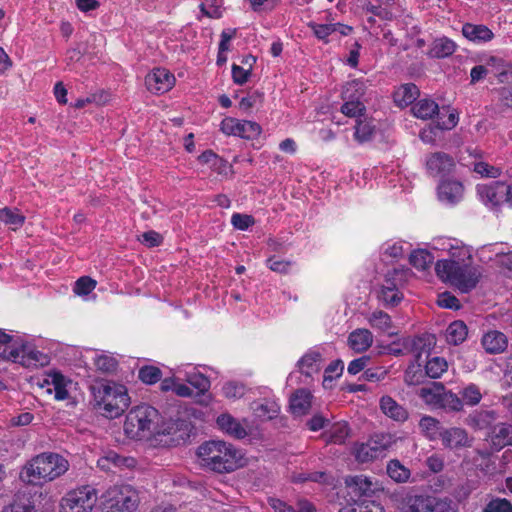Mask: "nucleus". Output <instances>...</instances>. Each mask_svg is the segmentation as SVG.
<instances>
[{
  "label": "nucleus",
  "instance_id": "1",
  "mask_svg": "<svg viewBox=\"0 0 512 512\" xmlns=\"http://www.w3.org/2000/svg\"><path fill=\"white\" fill-rule=\"evenodd\" d=\"M432 249L446 251L449 259L439 260L435 270L437 276L462 292L476 287L481 271L472 265V252L462 241L455 238L440 237L432 242Z\"/></svg>",
  "mask_w": 512,
  "mask_h": 512
},
{
  "label": "nucleus",
  "instance_id": "2",
  "mask_svg": "<svg viewBox=\"0 0 512 512\" xmlns=\"http://www.w3.org/2000/svg\"><path fill=\"white\" fill-rule=\"evenodd\" d=\"M70 468L67 458L56 452H42L23 466L20 479L31 486L42 487L62 477Z\"/></svg>",
  "mask_w": 512,
  "mask_h": 512
},
{
  "label": "nucleus",
  "instance_id": "3",
  "mask_svg": "<svg viewBox=\"0 0 512 512\" xmlns=\"http://www.w3.org/2000/svg\"><path fill=\"white\" fill-rule=\"evenodd\" d=\"M159 412L152 406L139 405L126 416L124 432L131 439H144L151 436L169 435L174 431L175 424L161 422Z\"/></svg>",
  "mask_w": 512,
  "mask_h": 512
},
{
  "label": "nucleus",
  "instance_id": "4",
  "mask_svg": "<svg viewBox=\"0 0 512 512\" xmlns=\"http://www.w3.org/2000/svg\"><path fill=\"white\" fill-rule=\"evenodd\" d=\"M199 464L211 471L229 473L243 465V455L232 444L208 441L198 447Z\"/></svg>",
  "mask_w": 512,
  "mask_h": 512
},
{
  "label": "nucleus",
  "instance_id": "5",
  "mask_svg": "<svg viewBox=\"0 0 512 512\" xmlns=\"http://www.w3.org/2000/svg\"><path fill=\"white\" fill-rule=\"evenodd\" d=\"M97 409L107 418H117L130 405L127 388L119 383L106 381L93 387Z\"/></svg>",
  "mask_w": 512,
  "mask_h": 512
},
{
  "label": "nucleus",
  "instance_id": "6",
  "mask_svg": "<svg viewBox=\"0 0 512 512\" xmlns=\"http://www.w3.org/2000/svg\"><path fill=\"white\" fill-rule=\"evenodd\" d=\"M139 503V494L130 485L109 487L100 497L103 512H135Z\"/></svg>",
  "mask_w": 512,
  "mask_h": 512
},
{
  "label": "nucleus",
  "instance_id": "7",
  "mask_svg": "<svg viewBox=\"0 0 512 512\" xmlns=\"http://www.w3.org/2000/svg\"><path fill=\"white\" fill-rule=\"evenodd\" d=\"M401 512H453L452 501L447 497L427 494H405L399 503Z\"/></svg>",
  "mask_w": 512,
  "mask_h": 512
},
{
  "label": "nucleus",
  "instance_id": "8",
  "mask_svg": "<svg viewBox=\"0 0 512 512\" xmlns=\"http://www.w3.org/2000/svg\"><path fill=\"white\" fill-rule=\"evenodd\" d=\"M96 502V489L89 485L80 486L61 498L59 512H92Z\"/></svg>",
  "mask_w": 512,
  "mask_h": 512
},
{
  "label": "nucleus",
  "instance_id": "9",
  "mask_svg": "<svg viewBox=\"0 0 512 512\" xmlns=\"http://www.w3.org/2000/svg\"><path fill=\"white\" fill-rule=\"evenodd\" d=\"M396 442L389 433L374 434L367 442L355 446L354 454L357 461L365 463L382 457Z\"/></svg>",
  "mask_w": 512,
  "mask_h": 512
},
{
  "label": "nucleus",
  "instance_id": "10",
  "mask_svg": "<svg viewBox=\"0 0 512 512\" xmlns=\"http://www.w3.org/2000/svg\"><path fill=\"white\" fill-rule=\"evenodd\" d=\"M38 385L47 394H54L58 401L68 399L75 386L70 378L55 370L45 373Z\"/></svg>",
  "mask_w": 512,
  "mask_h": 512
},
{
  "label": "nucleus",
  "instance_id": "11",
  "mask_svg": "<svg viewBox=\"0 0 512 512\" xmlns=\"http://www.w3.org/2000/svg\"><path fill=\"white\" fill-rule=\"evenodd\" d=\"M220 130L228 136H237L245 139H256L261 134V126L253 121L239 120L225 117L220 124Z\"/></svg>",
  "mask_w": 512,
  "mask_h": 512
},
{
  "label": "nucleus",
  "instance_id": "12",
  "mask_svg": "<svg viewBox=\"0 0 512 512\" xmlns=\"http://www.w3.org/2000/svg\"><path fill=\"white\" fill-rule=\"evenodd\" d=\"M476 190L480 201L490 208L497 207L505 202V195L508 192L507 184L504 182L478 184Z\"/></svg>",
  "mask_w": 512,
  "mask_h": 512
},
{
  "label": "nucleus",
  "instance_id": "13",
  "mask_svg": "<svg viewBox=\"0 0 512 512\" xmlns=\"http://www.w3.org/2000/svg\"><path fill=\"white\" fill-rule=\"evenodd\" d=\"M175 76L165 68H155L147 74L145 85L155 94H163L170 91L175 85Z\"/></svg>",
  "mask_w": 512,
  "mask_h": 512
},
{
  "label": "nucleus",
  "instance_id": "14",
  "mask_svg": "<svg viewBox=\"0 0 512 512\" xmlns=\"http://www.w3.org/2000/svg\"><path fill=\"white\" fill-rule=\"evenodd\" d=\"M439 439L443 447L449 450L469 448L473 443V438L469 436L465 429L460 427L443 428Z\"/></svg>",
  "mask_w": 512,
  "mask_h": 512
},
{
  "label": "nucleus",
  "instance_id": "15",
  "mask_svg": "<svg viewBox=\"0 0 512 512\" xmlns=\"http://www.w3.org/2000/svg\"><path fill=\"white\" fill-rule=\"evenodd\" d=\"M454 160L448 154L435 152L426 159V169L432 176H445L454 168Z\"/></svg>",
  "mask_w": 512,
  "mask_h": 512
},
{
  "label": "nucleus",
  "instance_id": "16",
  "mask_svg": "<svg viewBox=\"0 0 512 512\" xmlns=\"http://www.w3.org/2000/svg\"><path fill=\"white\" fill-rule=\"evenodd\" d=\"M464 193V187L461 182L454 180L443 181L438 186V197L441 202L446 204H455L459 202Z\"/></svg>",
  "mask_w": 512,
  "mask_h": 512
},
{
  "label": "nucleus",
  "instance_id": "17",
  "mask_svg": "<svg viewBox=\"0 0 512 512\" xmlns=\"http://www.w3.org/2000/svg\"><path fill=\"white\" fill-rule=\"evenodd\" d=\"M345 484L357 497L370 496L378 490L377 484L364 475L348 476Z\"/></svg>",
  "mask_w": 512,
  "mask_h": 512
},
{
  "label": "nucleus",
  "instance_id": "18",
  "mask_svg": "<svg viewBox=\"0 0 512 512\" xmlns=\"http://www.w3.org/2000/svg\"><path fill=\"white\" fill-rule=\"evenodd\" d=\"M136 460L133 457H126L109 451L106 455L98 460V466L105 471H111L113 468H133Z\"/></svg>",
  "mask_w": 512,
  "mask_h": 512
},
{
  "label": "nucleus",
  "instance_id": "19",
  "mask_svg": "<svg viewBox=\"0 0 512 512\" xmlns=\"http://www.w3.org/2000/svg\"><path fill=\"white\" fill-rule=\"evenodd\" d=\"M324 358L319 350H309L298 361V367L302 374L312 376L320 371Z\"/></svg>",
  "mask_w": 512,
  "mask_h": 512
},
{
  "label": "nucleus",
  "instance_id": "20",
  "mask_svg": "<svg viewBox=\"0 0 512 512\" xmlns=\"http://www.w3.org/2000/svg\"><path fill=\"white\" fill-rule=\"evenodd\" d=\"M379 405L383 414L394 421L404 422L408 419V411L388 395L380 399Z\"/></svg>",
  "mask_w": 512,
  "mask_h": 512
},
{
  "label": "nucleus",
  "instance_id": "21",
  "mask_svg": "<svg viewBox=\"0 0 512 512\" xmlns=\"http://www.w3.org/2000/svg\"><path fill=\"white\" fill-rule=\"evenodd\" d=\"M373 343V335L368 329L358 328L348 336V346L357 353L365 352Z\"/></svg>",
  "mask_w": 512,
  "mask_h": 512
},
{
  "label": "nucleus",
  "instance_id": "22",
  "mask_svg": "<svg viewBox=\"0 0 512 512\" xmlns=\"http://www.w3.org/2000/svg\"><path fill=\"white\" fill-rule=\"evenodd\" d=\"M508 344L507 337L500 331H489L482 337V346L486 352L497 354L503 352Z\"/></svg>",
  "mask_w": 512,
  "mask_h": 512
},
{
  "label": "nucleus",
  "instance_id": "23",
  "mask_svg": "<svg viewBox=\"0 0 512 512\" xmlns=\"http://www.w3.org/2000/svg\"><path fill=\"white\" fill-rule=\"evenodd\" d=\"M312 404V395L305 389L297 390L290 398V409L295 416L308 413Z\"/></svg>",
  "mask_w": 512,
  "mask_h": 512
},
{
  "label": "nucleus",
  "instance_id": "24",
  "mask_svg": "<svg viewBox=\"0 0 512 512\" xmlns=\"http://www.w3.org/2000/svg\"><path fill=\"white\" fill-rule=\"evenodd\" d=\"M490 440L496 450L512 446V425L507 423L496 425L490 434Z\"/></svg>",
  "mask_w": 512,
  "mask_h": 512
},
{
  "label": "nucleus",
  "instance_id": "25",
  "mask_svg": "<svg viewBox=\"0 0 512 512\" xmlns=\"http://www.w3.org/2000/svg\"><path fill=\"white\" fill-rule=\"evenodd\" d=\"M463 35L475 43L488 42L493 39V32L485 25L466 23L462 27Z\"/></svg>",
  "mask_w": 512,
  "mask_h": 512
},
{
  "label": "nucleus",
  "instance_id": "26",
  "mask_svg": "<svg viewBox=\"0 0 512 512\" xmlns=\"http://www.w3.org/2000/svg\"><path fill=\"white\" fill-rule=\"evenodd\" d=\"M216 422L220 430L232 437L242 439L247 435L245 428L229 414L218 416Z\"/></svg>",
  "mask_w": 512,
  "mask_h": 512
},
{
  "label": "nucleus",
  "instance_id": "27",
  "mask_svg": "<svg viewBox=\"0 0 512 512\" xmlns=\"http://www.w3.org/2000/svg\"><path fill=\"white\" fill-rule=\"evenodd\" d=\"M377 133V125L373 119L364 118L357 120L354 132L355 140L360 143L371 141Z\"/></svg>",
  "mask_w": 512,
  "mask_h": 512
},
{
  "label": "nucleus",
  "instance_id": "28",
  "mask_svg": "<svg viewBox=\"0 0 512 512\" xmlns=\"http://www.w3.org/2000/svg\"><path fill=\"white\" fill-rule=\"evenodd\" d=\"M497 415L492 410H479L471 413L467 419L466 424L473 429L483 430L488 428L495 420Z\"/></svg>",
  "mask_w": 512,
  "mask_h": 512
},
{
  "label": "nucleus",
  "instance_id": "29",
  "mask_svg": "<svg viewBox=\"0 0 512 512\" xmlns=\"http://www.w3.org/2000/svg\"><path fill=\"white\" fill-rule=\"evenodd\" d=\"M419 95L416 85L408 83L401 85L393 94L394 102L399 107H407L412 104Z\"/></svg>",
  "mask_w": 512,
  "mask_h": 512
},
{
  "label": "nucleus",
  "instance_id": "30",
  "mask_svg": "<svg viewBox=\"0 0 512 512\" xmlns=\"http://www.w3.org/2000/svg\"><path fill=\"white\" fill-rule=\"evenodd\" d=\"M411 110L415 117L423 120L431 119L435 115H440L438 104L431 99L419 100L412 106Z\"/></svg>",
  "mask_w": 512,
  "mask_h": 512
},
{
  "label": "nucleus",
  "instance_id": "31",
  "mask_svg": "<svg viewBox=\"0 0 512 512\" xmlns=\"http://www.w3.org/2000/svg\"><path fill=\"white\" fill-rule=\"evenodd\" d=\"M444 386L441 383L433 382L429 386L422 387L419 396L429 405H440L443 399Z\"/></svg>",
  "mask_w": 512,
  "mask_h": 512
},
{
  "label": "nucleus",
  "instance_id": "32",
  "mask_svg": "<svg viewBox=\"0 0 512 512\" xmlns=\"http://www.w3.org/2000/svg\"><path fill=\"white\" fill-rule=\"evenodd\" d=\"M366 320L368 321L372 328L377 329L381 332L393 334V332L391 331L393 327L392 320L391 317L386 312H383L381 310L373 311L366 317Z\"/></svg>",
  "mask_w": 512,
  "mask_h": 512
},
{
  "label": "nucleus",
  "instance_id": "33",
  "mask_svg": "<svg viewBox=\"0 0 512 512\" xmlns=\"http://www.w3.org/2000/svg\"><path fill=\"white\" fill-rule=\"evenodd\" d=\"M468 334L467 326L463 321H454L446 329V341L453 345H459L465 341Z\"/></svg>",
  "mask_w": 512,
  "mask_h": 512
},
{
  "label": "nucleus",
  "instance_id": "34",
  "mask_svg": "<svg viewBox=\"0 0 512 512\" xmlns=\"http://www.w3.org/2000/svg\"><path fill=\"white\" fill-rule=\"evenodd\" d=\"M455 49L456 44L452 40L441 37L433 41L429 54L435 58H445L452 55Z\"/></svg>",
  "mask_w": 512,
  "mask_h": 512
},
{
  "label": "nucleus",
  "instance_id": "35",
  "mask_svg": "<svg viewBox=\"0 0 512 512\" xmlns=\"http://www.w3.org/2000/svg\"><path fill=\"white\" fill-rule=\"evenodd\" d=\"M367 85L364 81L355 79L348 83L343 88L342 91V99L343 100H352V101H361V98L364 96Z\"/></svg>",
  "mask_w": 512,
  "mask_h": 512
},
{
  "label": "nucleus",
  "instance_id": "36",
  "mask_svg": "<svg viewBox=\"0 0 512 512\" xmlns=\"http://www.w3.org/2000/svg\"><path fill=\"white\" fill-rule=\"evenodd\" d=\"M269 504L275 512H315L313 504L306 500L298 501L297 511L280 499L271 498Z\"/></svg>",
  "mask_w": 512,
  "mask_h": 512
},
{
  "label": "nucleus",
  "instance_id": "37",
  "mask_svg": "<svg viewBox=\"0 0 512 512\" xmlns=\"http://www.w3.org/2000/svg\"><path fill=\"white\" fill-rule=\"evenodd\" d=\"M419 428L424 436L430 441L440 438L441 430L440 423L437 419L431 416H424L419 421Z\"/></svg>",
  "mask_w": 512,
  "mask_h": 512
},
{
  "label": "nucleus",
  "instance_id": "38",
  "mask_svg": "<svg viewBox=\"0 0 512 512\" xmlns=\"http://www.w3.org/2000/svg\"><path fill=\"white\" fill-rule=\"evenodd\" d=\"M0 221L12 230L21 228L25 222V216L18 209L4 207L0 209Z\"/></svg>",
  "mask_w": 512,
  "mask_h": 512
},
{
  "label": "nucleus",
  "instance_id": "39",
  "mask_svg": "<svg viewBox=\"0 0 512 512\" xmlns=\"http://www.w3.org/2000/svg\"><path fill=\"white\" fill-rule=\"evenodd\" d=\"M389 477L398 483H404L410 478V470L403 466L398 460H391L387 465Z\"/></svg>",
  "mask_w": 512,
  "mask_h": 512
},
{
  "label": "nucleus",
  "instance_id": "40",
  "mask_svg": "<svg viewBox=\"0 0 512 512\" xmlns=\"http://www.w3.org/2000/svg\"><path fill=\"white\" fill-rule=\"evenodd\" d=\"M185 380L198 390V395L205 394L210 388L209 379L204 374L194 370L186 373Z\"/></svg>",
  "mask_w": 512,
  "mask_h": 512
},
{
  "label": "nucleus",
  "instance_id": "41",
  "mask_svg": "<svg viewBox=\"0 0 512 512\" xmlns=\"http://www.w3.org/2000/svg\"><path fill=\"white\" fill-rule=\"evenodd\" d=\"M434 261V256L426 249H417L410 254V263L419 270H425Z\"/></svg>",
  "mask_w": 512,
  "mask_h": 512
},
{
  "label": "nucleus",
  "instance_id": "42",
  "mask_svg": "<svg viewBox=\"0 0 512 512\" xmlns=\"http://www.w3.org/2000/svg\"><path fill=\"white\" fill-rule=\"evenodd\" d=\"M448 368L447 361L442 357H433L426 363V374L430 378H439Z\"/></svg>",
  "mask_w": 512,
  "mask_h": 512
},
{
  "label": "nucleus",
  "instance_id": "43",
  "mask_svg": "<svg viewBox=\"0 0 512 512\" xmlns=\"http://www.w3.org/2000/svg\"><path fill=\"white\" fill-rule=\"evenodd\" d=\"M349 435L347 423L338 422L331 426L328 431V441L335 444H342Z\"/></svg>",
  "mask_w": 512,
  "mask_h": 512
},
{
  "label": "nucleus",
  "instance_id": "44",
  "mask_svg": "<svg viewBox=\"0 0 512 512\" xmlns=\"http://www.w3.org/2000/svg\"><path fill=\"white\" fill-rule=\"evenodd\" d=\"M463 403L469 406H475L480 403L482 393L475 384H469L460 391Z\"/></svg>",
  "mask_w": 512,
  "mask_h": 512
},
{
  "label": "nucleus",
  "instance_id": "45",
  "mask_svg": "<svg viewBox=\"0 0 512 512\" xmlns=\"http://www.w3.org/2000/svg\"><path fill=\"white\" fill-rule=\"evenodd\" d=\"M339 512H385L383 506L375 501H364L342 508Z\"/></svg>",
  "mask_w": 512,
  "mask_h": 512
},
{
  "label": "nucleus",
  "instance_id": "46",
  "mask_svg": "<svg viewBox=\"0 0 512 512\" xmlns=\"http://www.w3.org/2000/svg\"><path fill=\"white\" fill-rule=\"evenodd\" d=\"M96 285L97 282L94 279L82 276L75 282L73 291L78 296H86L95 289Z\"/></svg>",
  "mask_w": 512,
  "mask_h": 512
},
{
  "label": "nucleus",
  "instance_id": "47",
  "mask_svg": "<svg viewBox=\"0 0 512 512\" xmlns=\"http://www.w3.org/2000/svg\"><path fill=\"white\" fill-rule=\"evenodd\" d=\"M379 298L385 305L395 306L402 300L403 295L399 290H393L388 286H382Z\"/></svg>",
  "mask_w": 512,
  "mask_h": 512
},
{
  "label": "nucleus",
  "instance_id": "48",
  "mask_svg": "<svg viewBox=\"0 0 512 512\" xmlns=\"http://www.w3.org/2000/svg\"><path fill=\"white\" fill-rule=\"evenodd\" d=\"M309 27L312 29L314 35L320 40H326L328 36L337 31V28L342 27L341 24H316L310 23Z\"/></svg>",
  "mask_w": 512,
  "mask_h": 512
},
{
  "label": "nucleus",
  "instance_id": "49",
  "mask_svg": "<svg viewBox=\"0 0 512 512\" xmlns=\"http://www.w3.org/2000/svg\"><path fill=\"white\" fill-rule=\"evenodd\" d=\"M341 112L348 117H360L365 111V105L361 101L343 100Z\"/></svg>",
  "mask_w": 512,
  "mask_h": 512
},
{
  "label": "nucleus",
  "instance_id": "50",
  "mask_svg": "<svg viewBox=\"0 0 512 512\" xmlns=\"http://www.w3.org/2000/svg\"><path fill=\"white\" fill-rule=\"evenodd\" d=\"M255 412L258 417L272 419L277 416L279 405L275 402L266 401L265 403L258 404Z\"/></svg>",
  "mask_w": 512,
  "mask_h": 512
},
{
  "label": "nucleus",
  "instance_id": "51",
  "mask_svg": "<svg viewBox=\"0 0 512 512\" xmlns=\"http://www.w3.org/2000/svg\"><path fill=\"white\" fill-rule=\"evenodd\" d=\"M94 364L98 370L103 372H111L115 370L117 366L116 359L107 354H99L94 359Z\"/></svg>",
  "mask_w": 512,
  "mask_h": 512
},
{
  "label": "nucleus",
  "instance_id": "52",
  "mask_svg": "<svg viewBox=\"0 0 512 512\" xmlns=\"http://www.w3.org/2000/svg\"><path fill=\"white\" fill-rule=\"evenodd\" d=\"M139 378L146 384H154L161 378V371L154 366H145L139 371Z\"/></svg>",
  "mask_w": 512,
  "mask_h": 512
},
{
  "label": "nucleus",
  "instance_id": "53",
  "mask_svg": "<svg viewBox=\"0 0 512 512\" xmlns=\"http://www.w3.org/2000/svg\"><path fill=\"white\" fill-rule=\"evenodd\" d=\"M231 223L234 228L244 231L254 225L255 220L251 215L234 213L231 216Z\"/></svg>",
  "mask_w": 512,
  "mask_h": 512
},
{
  "label": "nucleus",
  "instance_id": "54",
  "mask_svg": "<svg viewBox=\"0 0 512 512\" xmlns=\"http://www.w3.org/2000/svg\"><path fill=\"white\" fill-rule=\"evenodd\" d=\"M463 400L462 397H458L456 394L452 392L444 391L443 399L441 401L442 406L447 407L454 411H460L463 408Z\"/></svg>",
  "mask_w": 512,
  "mask_h": 512
},
{
  "label": "nucleus",
  "instance_id": "55",
  "mask_svg": "<svg viewBox=\"0 0 512 512\" xmlns=\"http://www.w3.org/2000/svg\"><path fill=\"white\" fill-rule=\"evenodd\" d=\"M223 394L228 399H238L244 395L245 388L242 384L228 382L222 388Z\"/></svg>",
  "mask_w": 512,
  "mask_h": 512
},
{
  "label": "nucleus",
  "instance_id": "56",
  "mask_svg": "<svg viewBox=\"0 0 512 512\" xmlns=\"http://www.w3.org/2000/svg\"><path fill=\"white\" fill-rule=\"evenodd\" d=\"M403 284V272L394 269L392 272L386 274L385 280L382 286H388L393 290H399V287Z\"/></svg>",
  "mask_w": 512,
  "mask_h": 512
},
{
  "label": "nucleus",
  "instance_id": "57",
  "mask_svg": "<svg viewBox=\"0 0 512 512\" xmlns=\"http://www.w3.org/2000/svg\"><path fill=\"white\" fill-rule=\"evenodd\" d=\"M2 512H36L35 506L29 501L14 500L9 505L5 506Z\"/></svg>",
  "mask_w": 512,
  "mask_h": 512
},
{
  "label": "nucleus",
  "instance_id": "58",
  "mask_svg": "<svg viewBox=\"0 0 512 512\" xmlns=\"http://www.w3.org/2000/svg\"><path fill=\"white\" fill-rule=\"evenodd\" d=\"M344 369V363L342 360H335L331 362L325 369L324 382L332 381L335 377H339Z\"/></svg>",
  "mask_w": 512,
  "mask_h": 512
},
{
  "label": "nucleus",
  "instance_id": "59",
  "mask_svg": "<svg viewBox=\"0 0 512 512\" xmlns=\"http://www.w3.org/2000/svg\"><path fill=\"white\" fill-rule=\"evenodd\" d=\"M474 171L481 176L496 178L500 175V169L489 165L486 162H477L474 165Z\"/></svg>",
  "mask_w": 512,
  "mask_h": 512
},
{
  "label": "nucleus",
  "instance_id": "60",
  "mask_svg": "<svg viewBox=\"0 0 512 512\" xmlns=\"http://www.w3.org/2000/svg\"><path fill=\"white\" fill-rule=\"evenodd\" d=\"M483 512H512V504L506 499L492 500Z\"/></svg>",
  "mask_w": 512,
  "mask_h": 512
},
{
  "label": "nucleus",
  "instance_id": "61",
  "mask_svg": "<svg viewBox=\"0 0 512 512\" xmlns=\"http://www.w3.org/2000/svg\"><path fill=\"white\" fill-rule=\"evenodd\" d=\"M437 304L442 308L459 309V300L449 292L439 294Z\"/></svg>",
  "mask_w": 512,
  "mask_h": 512
},
{
  "label": "nucleus",
  "instance_id": "62",
  "mask_svg": "<svg viewBox=\"0 0 512 512\" xmlns=\"http://www.w3.org/2000/svg\"><path fill=\"white\" fill-rule=\"evenodd\" d=\"M267 265L272 271L279 273H287L291 267V263L289 261H285L277 257L269 258L267 260Z\"/></svg>",
  "mask_w": 512,
  "mask_h": 512
},
{
  "label": "nucleus",
  "instance_id": "63",
  "mask_svg": "<svg viewBox=\"0 0 512 512\" xmlns=\"http://www.w3.org/2000/svg\"><path fill=\"white\" fill-rule=\"evenodd\" d=\"M425 463L428 469L433 473H439L444 468V458L439 454L430 455Z\"/></svg>",
  "mask_w": 512,
  "mask_h": 512
},
{
  "label": "nucleus",
  "instance_id": "64",
  "mask_svg": "<svg viewBox=\"0 0 512 512\" xmlns=\"http://www.w3.org/2000/svg\"><path fill=\"white\" fill-rule=\"evenodd\" d=\"M492 248V251L495 252V260L497 261V263H499L500 265L508 268V269H511L512 268V252H503V251H500L498 249L497 246H491Z\"/></svg>",
  "mask_w": 512,
  "mask_h": 512
}]
</instances>
